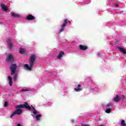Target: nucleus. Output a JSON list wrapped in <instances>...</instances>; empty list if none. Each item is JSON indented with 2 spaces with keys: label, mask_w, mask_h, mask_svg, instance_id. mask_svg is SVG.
I'll list each match as a JSON object with an SVG mask.
<instances>
[{
  "label": "nucleus",
  "mask_w": 126,
  "mask_h": 126,
  "mask_svg": "<svg viewBox=\"0 0 126 126\" xmlns=\"http://www.w3.org/2000/svg\"><path fill=\"white\" fill-rule=\"evenodd\" d=\"M35 61H36V55L32 53L31 55V56L29 59L30 66L28 65V64H25L24 65L25 69H26V70H32V68L34 65V63H35Z\"/></svg>",
  "instance_id": "f257e3e1"
},
{
  "label": "nucleus",
  "mask_w": 126,
  "mask_h": 126,
  "mask_svg": "<svg viewBox=\"0 0 126 126\" xmlns=\"http://www.w3.org/2000/svg\"><path fill=\"white\" fill-rule=\"evenodd\" d=\"M16 108L19 109L20 108L26 109L27 110H32V107L31 106H29V104H28V103L25 102L23 104H20L18 105H17L16 106Z\"/></svg>",
  "instance_id": "f03ea898"
},
{
  "label": "nucleus",
  "mask_w": 126,
  "mask_h": 126,
  "mask_svg": "<svg viewBox=\"0 0 126 126\" xmlns=\"http://www.w3.org/2000/svg\"><path fill=\"white\" fill-rule=\"evenodd\" d=\"M23 110L21 109H18L15 110L13 113L10 115V117L11 119L13 117V116H15V115H20L21 113H22Z\"/></svg>",
  "instance_id": "7ed1b4c3"
},
{
  "label": "nucleus",
  "mask_w": 126,
  "mask_h": 126,
  "mask_svg": "<svg viewBox=\"0 0 126 126\" xmlns=\"http://www.w3.org/2000/svg\"><path fill=\"white\" fill-rule=\"evenodd\" d=\"M67 19H64L63 23L61 26V29L60 30V31L59 32V33H62L63 31H64V28L65 27V26H66V23H67Z\"/></svg>",
  "instance_id": "20e7f679"
},
{
  "label": "nucleus",
  "mask_w": 126,
  "mask_h": 126,
  "mask_svg": "<svg viewBox=\"0 0 126 126\" xmlns=\"http://www.w3.org/2000/svg\"><path fill=\"white\" fill-rule=\"evenodd\" d=\"M6 42L8 44L9 49L12 50V48L14 47V45H13V43H12V42H11V40L9 39H6Z\"/></svg>",
  "instance_id": "39448f33"
},
{
  "label": "nucleus",
  "mask_w": 126,
  "mask_h": 126,
  "mask_svg": "<svg viewBox=\"0 0 126 126\" xmlns=\"http://www.w3.org/2000/svg\"><path fill=\"white\" fill-rule=\"evenodd\" d=\"M16 68H17V66H16V64H13L11 65L10 69L11 70L12 74H13V73H15V71H16Z\"/></svg>",
  "instance_id": "423d86ee"
},
{
  "label": "nucleus",
  "mask_w": 126,
  "mask_h": 126,
  "mask_svg": "<svg viewBox=\"0 0 126 126\" xmlns=\"http://www.w3.org/2000/svg\"><path fill=\"white\" fill-rule=\"evenodd\" d=\"M26 19L27 20H34L35 19V17L31 14H30L27 16Z\"/></svg>",
  "instance_id": "0eeeda50"
},
{
  "label": "nucleus",
  "mask_w": 126,
  "mask_h": 126,
  "mask_svg": "<svg viewBox=\"0 0 126 126\" xmlns=\"http://www.w3.org/2000/svg\"><path fill=\"white\" fill-rule=\"evenodd\" d=\"M79 48L80 50H81V51H85L88 49V47L83 46L82 45H80L79 46Z\"/></svg>",
  "instance_id": "6e6552de"
},
{
  "label": "nucleus",
  "mask_w": 126,
  "mask_h": 126,
  "mask_svg": "<svg viewBox=\"0 0 126 126\" xmlns=\"http://www.w3.org/2000/svg\"><path fill=\"white\" fill-rule=\"evenodd\" d=\"M74 90L76 91V92H79V91H82V88H81V85L78 84V87L77 88H74Z\"/></svg>",
  "instance_id": "1a4fd4ad"
},
{
  "label": "nucleus",
  "mask_w": 126,
  "mask_h": 126,
  "mask_svg": "<svg viewBox=\"0 0 126 126\" xmlns=\"http://www.w3.org/2000/svg\"><path fill=\"white\" fill-rule=\"evenodd\" d=\"M0 7L3 11H7L8 10V8L4 4H0Z\"/></svg>",
  "instance_id": "9d476101"
},
{
  "label": "nucleus",
  "mask_w": 126,
  "mask_h": 126,
  "mask_svg": "<svg viewBox=\"0 0 126 126\" xmlns=\"http://www.w3.org/2000/svg\"><path fill=\"white\" fill-rule=\"evenodd\" d=\"M117 49H118V50H119V51L121 53H123V54H126V51L125 48H123L122 47H117Z\"/></svg>",
  "instance_id": "9b49d317"
},
{
  "label": "nucleus",
  "mask_w": 126,
  "mask_h": 126,
  "mask_svg": "<svg viewBox=\"0 0 126 126\" xmlns=\"http://www.w3.org/2000/svg\"><path fill=\"white\" fill-rule=\"evenodd\" d=\"M63 56H64V52H63V51H61L60 52L59 54L57 56V59H61Z\"/></svg>",
  "instance_id": "f8f14e48"
},
{
  "label": "nucleus",
  "mask_w": 126,
  "mask_h": 126,
  "mask_svg": "<svg viewBox=\"0 0 126 126\" xmlns=\"http://www.w3.org/2000/svg\"><path fill=\"white\" fill-rule=\"evenodd\" d=\"M7 60L8 61H13V56L11 54L8 55L7 56Z\"/></svg>",
  "instance_id": "ddd939ff"
},
{
  "label": "nucleus",
  "mask_w": 126,
  "mask_h": 126,
  "mask_svg": "<svg viewBox=\"0 0 126 126\" xmlns=\"http://www.w3.org/2000/svg\"><path fill=\"white\" fill-rule=\"evenodd\" d=\"M121 100V97H120L118 94L114 98V102H119Z\"/></svg>",
  "instance_id": "4468645a"
},
{
  "label": "nucleus",
  "mask_w": 126,
  "mask_h": 126,
  "mask_svg": "<svg viewBox=\"0 0 126 126\" xmlns=\"http://www.w3.org/2000/svg\"><path fill=\"white\" fill-rule=\"evenodd\" d=\"M11 15L12 17H14V18H15V17H19V15L15 14L14 12H11Z\"/></svg>",
  "instance_id": "2eb2a0df"
},
{
  "label": "nucleus",
  "mask_w": 126,
  "mask_h": 126,
  "mask_svg": "<svg viewBox=\"0 0 126 126\" xmlns=\"http://www.w3.org/2000/svg\"><path fill=\"white\" fill-rule=\"evenodd\" d=\"M31 106L32 107V108L31 111H33V113L34 114V115H36L37 114V111H36V109H35V108H34L32 105H31Z\"/></svg>",
  "instance_id": "dca6fc26"
},
{
  "label": "nucleus",
  "mask_w": 126,
  "mask_h": 126,
  "mask_svg": "<svg viewBox=\"0 0 126 126\" xmlns=\"http://www.w3.org/2000/svg\"><path fill=\"white\" fill-rule=\"evenodd\" d=\"M121 126H126V121L122 120L121 123Z\"/></svg>",
  "instance_id": "f3484780"
},
{
  "label": "nucleus",
  "mask_w": 126,
  "mask_h": 126,
  "mask_svg": "<svg viewBox=\"0 0 126 126\" xmlns=\"http://www.w3.org/2000/svg\"><path fill=\"white\" fill-rule=\"evenodd\" d=\"M20 54H23L24 53H25V50L23 48H20Z\"/></svg>",
  "instance_id": "a211bd4d"
},
{
  "label": "nucleus",
  "mask_w": 126,
  "mask_h": 126,
  "mask_svg": "<svg viewBox=\"0 0 126 126\" xmlns=\"http://www.w3.org/2000/svg\"><path fill=\"white\" fill-rule=\"evenodd\" d=\"M35 117H36V119L37 121H40V118H41V117H42V115H41V114H38Z\"/></svg>",
  "instance_id": "6ab92c4d"
},
{
  "label": "nucleus",
  "mask_w": 126,
  "mask_h": 126,
  "mask_svg": "<svg viewBox=\"0 0 126 126\" xmlns=\"http://www.w3.org/2000/svg\"><path fill=\"white\" fill-rule=\"evenodd\" d=\"M12 79H9V84L10 86H12Z\"/></svg>",
  "instance_id": "aec40b11"
},
{
  "label": "nucleus",
  "mask_w": 126,
  "mask_h": 126,
  "mask_svg": "<svg viewBox=\"0 0 126 126\" xmlns=\"http://www.w3.org/2000/svg\"><path fill=\"white\" fill-rule=\"evenodd\" d=\"M111 111V108H108L105 110V112L107 113V114H109L110 113Z\"/></svg>",
  "instance_id": "412c9836"
},
{
  "label": "nucleus",
  "mask_w": 126,
  "mask_h": 126,
  "mask_svg": "<svg viewBox=\"0 0 126 126\" xmlns=\"http://www.w3.org/2000/svg\"><path fill=\"white\" fill-rule=\"evenodd\" d=\"M13 79H17V74H14Z\"/></svg>",
  "instance_id": "4be33fe9"
},
{
  "label": "nucleus",
  "mask_w": 126,
  "mask_h": 126,
  "mask_svg": "<svg viewBox=\"0 0 126 126\" xmlns=\"http://www.w3.org/2000/svg\"><path fill=\"white\" fill-rule=\"evenodd\" d=\"M126 97L124 95H122L121 97H120V100H124Z\"/></svg>",
  "instance_id": "5701e85b"
},
{
  "label": "nucleus",
  "mask_w": 126,
  "mask_h": 126,
  "mask_svg": "<svg viewBox=\"0 0 126 126\" xmlns=\"http://www.w3.org/2000/svg\"><path fill=\"white\" fill-rule=\"evenodd\" d=\"M7 105H8V103H7V102L5 101L4 103V107H7Z\"/></svg>",
  "instance_id": "b1692460"
},
{
  "label": "nucleus",
  "mask_w": 126,
  "mask_h": 126,
  "mask_svg": "<svg viewBox=\"0 0 126 126\" xmlns=\"http://www.w3.org/2000/svg\"><path fill=\"white\" fill-rule=\"evenodd\" d=\"M97 57H100V56H101V54L100 53V52H98L97 54Z\"/></svg>",
  "instance_id": "393cba45"
},
{
  "label": "nucleus",
  "mask_w": 126,
  "mask_h": 126,
  "mask_svg": "<svg viewBox=\"0 0 126 126\" xmlns=\"http://www.w3.org/2000/svg\"><path fill=\"white\" fill-rule=\"evenodd\" d=\"M22 92H24V91H29V90H27V89H25V90H22Z\"/></svg>",
  "instance_id": "a878e982"
},
{
  "label": "nucleus",
  "mask_w": 126,
  "mask_h": 126,
  "mask_svg": "<svg viewBox=\"0 0 126 126\" xmlns=\"http://www.w3.org/2000/svg\"><path fill=\"white\" fill-rule=\"evenodd\" d=\"M8 79H11V77H10V76H8Z\"/></svg>",
  "instance_id": "bb28decb"
},
{
  "label": "nucleus",
  "mask_w": 126,
  "mask_h": 126,
  "mask_svg": "<svg viewBox=\"0 0 126 126\" xmlns=\"http://www.w3.org/2000/svg\"><path fill=\"white\" fill-rule=\"evenodd\" d=\"M115 6H116V7H118V6H119V5H118V4H115Z\"/></svg>",
  "instance_id": "cd10ccee"
},
{
  "label": "nucleus",
  "mask_w": 126,
  "mask_h": 126,
  "mask_svg": "<svg viewBox=\"0 0 126 126\" xmlns=\"http://www.w3.org/2000/svg\"><path fill=\"white\" fill-rule=\"evenodd\" d=\"M82 126H89V125H82Z\"/></svg>",
  "instance_id": "c85d7f7f"
},
{
  "label": "nucleus",
  "mask_w": 126,
  "mask_h": 126,
  "mask_svg": "<svg viewBox=\"0 0 126 126\" xmlns=\"http://www.w3.org/2000/svg\"><path fill=\"white\" fill-rule=\"evenodd\" d=\"M17 126H21V124H18Z\"/></svg>",
  "instance_id": "c756f323"
},
{
  "label": "nucleus",
  "mask_w": 126,
  "mask_h": 126,
  "mask_svg": "<svg viewBox=\"0 0 126 126\" xmlns=\"http://www.w3.org/2000/svg\"><path fill=\"white\" fill-rule=\"evenodd\" d=\"M98 121H102V119H101V118H99V120H98Z\"/></svg>",
  "instance_id": "7c9ffc66"
},
{
  "label": "nucleus",
  "mask_w": 126,
  "mask_h": 126,
  "mask_svg": "<svg viewBox=\"0 0 126 126\" xmlns=\"http://www.w3.org/2000/svg\"><path fill=\"white\" fill-rule=\"evenodd\" d=\"M103 126V125H100V126Z\"/></svg>",
  "instance_id": "2f4dec72"
},
{
  "label": "nucleus",
  "mask_w": 126,
  "mask_h": 126,
  "mask_svg": "<svg viewBox=\"0 0 126 126\" xmlns=\"http://www.w3.org/2000/svg\"><path fill=\"white\" fill-rule=\"evenodd\" d=\"M72 123H73V120H72Z\"/></svg>",
  "instance_id": "473e14b6"
}]
</instances>
